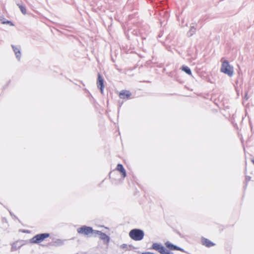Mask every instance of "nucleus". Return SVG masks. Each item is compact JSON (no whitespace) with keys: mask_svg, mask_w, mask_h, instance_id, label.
<instances>
[{"mask_svg":"<svg viewBox=\"0 0 254 254\" xmlns=\"http://www.w3.org/2000/svg\"><path fill=\"white\" fill-rule=\"evenodd\" d=\"M144 233L143 230L139 229H133L129 232V237L135 241H141L143 239Z\"/></svg>","mask_w":254,"mask_h":254,"instance_id":"1","label":"nucleus"},{"mask_svg":"<svg viewBox=\"0 0 254 254\" xmlns=\"http://www.w3.org/2000/svg\"><path fill=\"white\" fill-rule=\"evenodd\" d=\"M220 71L227 74L230 77L232 76L234 73L233 67L230 65L229 62L227 60H225L222 62Z\"/></svg>","mask_w":254,"mask_h":254,"instance_id":"2","label":"nucleus"},{"mask_svg":"<svg viewBox=\"0 0 254 254\" xmlns=\"http://www.w3.org/2000/svg\"><path fill=\"white\" fill-rule=\"evenodd\" d=\"M152 249L157 251L160 254H173L172 252H170L166 249L161 244L154 243L152 245Z\"/></svg>","mask_w":254,"mask_h":254,"instance_id":"3","label":"nucleus"},{"mask_svg":"<svg viewBox=\"0 0 254 254\" xmlns=\"http://www.w3.org/2000/svg\"><path fill=\"white\" fill-rule=\"evenodd\" d=\"M50 236L49 233H42L35 235L30 240L32 244H39Z\"/></svg>","mask_w":254,"mask_h":254,"instance_id":"4","label":"nucleus"},{"mask_svg":"<svg viewBox=\"0 0 254 254\" xmlns=\"http://www.w3.org/2000/svg\"><path fill=\"white\" fill-rule=\"evenodd\" d=\"M95 231L93 230L92 227L86 226H83L77 229L78 233L85 235H89L91 234H95Z\"/></svg>","mask_w":254,"mask_h":254,"instance_id":"5","label":"nucleus"},{"mask_svg":"<svg viewBox=\"0 0 254 254\" xmlns=\"http://www.w3.org/2000/svg\"><path fill=\"white\" fill-rule=\"evenodd\" d=\"M97 85L98 88L100 90L101 93L103 94L104 88V79L100 73L98 74Z\"/></svg>","mask_w":254,"mask_h":254,"instance_id":"6","label":"nucleus"},{"mask_svg":"<svg viewBox=\"0 0 254 254\" xmlns=\"http://www.w3.org/2000/svg\"><path fill=\"white\" fill-rule=\"evenodd\" d=\"M166 247L168 248L169 250H172V251H175V250H176V251H180L181 252H185V250L177 246H176L172 243H171L170 242L168 241L167 242L165 243V244Z\"/></svg>","mask_w":254,"mask_h":254,"instance_id":"7","label":"nucleus"},{"mask_svg":"<svg viewBox=\"0 0 254 254\" xmlns=\"http://www.w3.org/2000/svg\"><path fill=\"white\" fill-rule=\"evenodd\" d=\"M95 234H98L99 236L100 239L104 241L105 243H108L110 241V237L101 231L98 230L95 231Z\"/></svg>","mask_w":254,"mask_h":254,"instance_id":"8","label":"nucleus"},{"mask_svg":"<svg viewBox=\"0 0 254 254\" xmlns=\"http://www.w3.org/2000/svg\"><path fill=\"white\" fill-rule=\"evenodd\" d=\"M201 244L207 248H210L214 246L215 244L210 241L209 239L202 237L201 240Z\"/></svg>","mask_w":254,"mask_h":254,"instance_id":"9","label":"nucleus"},{"mask_svg":"<svg viewBox=\"0 0 254 254\" xmlns=\"http://www.w3.org/2000/svg\"><path fill=\"white\" fill-rule=\"evenodd\" d=\"M131 95V94L130 91L126 90H123L120 92L119 97L120 98L123 99H128L129 98Z\"/></svg>","mask_w":254,"mask_h":254,"instance_id":"10","label":"nucleus"},{"mask_svg":"<svg viewBox=\"0 0 254 254\" xmlns=\"http://www.w3.org/2000/svg\"><path fill=\"white\" fill-rule=\"evenodd\" d=\"M11 47L15 53L16 59L18 61H20L21 58V52L20 48L13 45H11Z\"/></svg>","mask_w":254,"mask_h":254,"instance_id":"11","label":"nucleus"},{"mask_svg":"<svg viewBox=\"0 0 254 254\" xmlns=\"http://www.w3.org/2000/svg\"><path fill=\"white\" fill-rule=\"evenodd\" d=\"M117 170L118 171H119L122 174V176L125 178L126 177V171L125 169V168H124V166L122 164H118L117 166V168H116Z\"/></svg>","mask_w":254,"mask_h":254,"instance_id":"12","label":"nucleus"},{"mask_svg":"<svg viewBox=\"0 0 254 254\" xmlns=\"http://www.w3.org/2000/svg\"><path fill=\"white\" fill-rule=\"evenodd\" d=\"M182 70L186 72L188 75H191V71L190 67L186 65H183L181 67Z\"/></svg>","mask_w":254,"mask_h":254,"instance_id":"13","label":"nucleus"},{"mask_svg":"<svg viewBox=\"0 0 254 254\" xmlns=\"http://www.w3.org/2000/svg\"><path fill=\"white\" fill-rule=\"evenodd\" d=\"M196 32V28L194 26H192L190 27V30L187 33V36L188 37L192 36Z\"/></svg>","mask_w":254,"mask_h":254,"instance_id":"14","label":"nucleus"},{"mask_svg":"<svg viewBox=\"0 0 254 254\" xmlns=\"http://www.w3.org/2000/svg\"><path fill=\"white\" fill-rule=\"evenodd\" d=\"M21 246L18 245V242H15L12 244L11 248V251H15L20 248Z\"/></svg>","mask_w":254,"mask_h":254,"instance_id":"15","label":"nucleus"},{"mask_svg":"<svg viewBox=\"0 0 254 254\" xmlns=\"http://www.w3.org/2000/svg\"><path fill=\"white\" fill-rule=\"evenodd\" d=\"M16 4L18 6V7L20 8L21 12L23 14L25 15L27 13L25 7L24 5L20 4L19 3H17Z\"/></svg>","mask_w":254,"mask_h":254,"instance_id":"16","label":"nucleus"},{"mask_svg":"<svg viewBox=\"0 0 254 254\" xmlns=\"http://www.w3.org/2000/svg\"><path fill=\"white\" fill-rule=\"evenodd\" d=\"M2 24H8L10 26H13V24L12 23V22L7 20L2 21Z\"/></svg>","mask_w":254,"mask_h":254,"instance_id":"17","label":"nucleus"},{"mask_svg":"<svg viewBox=\"0 0 254 254\" xmlns=\"http://www.w3.org/2000/svg\"><path fill=\"white\" fill-rule=\"evenodd\" d=\"M6 19H5L4 17H3L2 16H0V21L1 22V23H2V21H3L4 20H6Z\"/></svg>","mask_w":254,"mask_h":254,"instance_id":"18","label":"nucleus"},{"mask_svg":"<svg viewBox=\"0 0 254 254\" xmlns=\"http://www.w3.org/2000/svg\"><path fill=\"white\" fill-rule=\"evenodd\" d=\"M9 213H10L11 216H13L14 217L16 218V216L15 215H13V214L11 212H9Z\"/></svg>","mask_w":254,"mask_h":254,"instance_id":"19","label":"nucleus"},{"mask_svg":"<svg viewBox=\"0 0 254 254\" xmlns=\"http://www.w3.org/2000/svg\"><path fill=\"white\" fill-rule=\"evenodd\" d=\"M252 162H253V164L254 165V159H253V160H252Z\"/></svg>","mask_w":254,"mask_h":254,"instance_id":"20","label":"nucleus"}]
</instances>
